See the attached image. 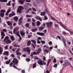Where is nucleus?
<instances>
[{
	"label": "nucleus",
	"instance_id": "nucleus-20",
	"mask_svg": "<svg viewBox=\"0 0 73 73\" xmlns=\"http://www.w3.org/2000/svg\"><path fill=\"white\" fill-rule=\"evenodd\" d=\"M7 23L8 25H10L11 28H12V24L10 23V22L9 21H8L7 22Z\"/></svg>",
	"mask_w": 73,
	"mask_h": 73
},
{
	"label": "nucleus",
	"instance_id": "nucleus-18",
	"mask_svg": "<svg viewBox=\"0 0 73 73\" xmlns=\"http://www.w3.org/2000/svg\"><path fill=\"white\" fill-rule=\"evenodd\" d=\"M26 52H28V54H30V53L31 52V50H30V49L29 48V47H27V49Z\"/></svg>",
	"mask_w": 73,
	"mask_h": 73
},
{
	"label": "nucleus",
	"instance_id": "nucleus-32",
	"mask_svg": "<svg viewBox=\"0 0 73 73\" xmlns=\"http://www.w3.org/2000/svg\"><path fill=\"white\" fill-rule=\"evenodd\" d=\"M11 1H9L7 4V5H8V6H10L11 5Z\"/></svg>",
	"mask_w": 73,
	"mask_h": 73
},
{
	"label": "nucleus",
	"instance_id": "nucleus-43",
	"mask_svg": "<svg viewBox=\"0 0 73 73\" xmlns=\"http://www.w3.org/2000/svg\"><path fill=\"white\" fill-rule=\"evenodd\" d=\"M45 11L46 13H48L49 12L48 9H45Z\"/></svg>",
	"mask_w": 73,
	"mask_h": 73
},
{
	"label": "nucleus",
	"instance_id": "nucleus-16",
	"mask_svg": "<svg viewBox=\"0 0 73 73\" xmlns=\"http://www.w3.org/2000/svg\"><path fill=\"white\" fill-rule=\"evenodd\" d=\"M31 44V41L30 40H29L27 42V46H30Z\"/></svg>",
	"mask_w": 73,
	"mask_h": 73
},
{
	"label": "nucleus",
	"instance_id": "nucleus-57",
	"mask_svg": "<svg viewBox=\"0 0 73 73\" xmlns=\"http://www.w3.org/2000/svg\"><path fill=\"white\" fill-rule=\"evenodd\" d=\"M32 24L33 26V27H35V23L33 22L32 23Z\"/></svg>",
	"mask_w": 73,
	"mask_h": 73
},
{
	"label": "nucleus",
	"instance_id": "nucleus-3",
	"mask_svg": "<svg viewBox=\"0 0 73 73\" xmlns=\"http://www.w3.org/2000/svg\"><path fill=\"white\" fill-rule=\"evenodd\" d=\"M51 19H52V20H54V21H56V22H57V23H58V24H60V25L61 26V27H62V28H66V27H65V25H63V24H62V23H58V22L57 21V20H56V19H54L53 17H51Z\"/></svg>",
	"mask_w": 73,
	"mask_h": 73
},
{
	"label": "nucleus",
	"instance_id": "nucleus-42",
	"mask_svg": "<svg viewBox=\"0 0 73 73\" xmlns=\"http://www.w3.org/2000/svg\"><path fill=\"white\" fill-rule=\"evenodd\" d=\"M27 22H31V19L30 18H28L27 20Z\"/></svg>",
	"mask_w": 73,
	"mask_h": 73
},
{
	"label": "nucleus",
	"instance_id": "nucleus-59",
	"mask_svg": "<svg viewBox=\"0 0 73 73\" xmlns=\"http://www.w3.org/2000/svg\"><path fill=\"white\" fill-rule=\"evenodd\" d=\"M54 26L55 27H58V25L57 24H55Z\"/></svg>",
	"mask_w": 73,
	"mask_h": 73
},
{
	"label": "nucleus",
	"instance_id": "nucleus-49",
	"mask_svg": "<svg viewBox=\"0 0 73 73\" xmlns=\"http://www.w3.org/2000/svg\"><path fill=\"white\" fill-rule=\"evenodd\" d=\"M31 45L34 48H35V47H36V46L35 45H34V44H33V43H32L31 44Z\"/></svg>",
	"mask_w": 73,
	"mask_h": 73
},
{
	"label": "nucleus",
	"instance_id": "nucleus-33",
	"mask_svg": "<svg viewBox=\"0 0 73 73\" xmlns=\"http://www.w3.org/2000/svg\"><path fill=\"white\" fill-rule=\"evenodd\" d=\"M49 51V49H48L47 50L46 49H45L44 50V52H46L47 53H48Z\"/></svg>",
	"mask_w": 73,
	"mask_h": 73
},
{
	"label": "nucleus",
	"instance_id": "nucleus-21",
	"mask_svg": "<svg viewBox=\"0 0 73 73\" xmlns=\"http://www.w3.org/2000/svg\"><path fill=\"white\" fill-rule=\"evenodd\" d=\"M20 33L22 36H25V33L23 31H20Z\"/></svg>",
	"mask_w": 73,
	"mask_h": 73
},
{
	"label": "nucleus",
	"instance_id": "nucleus-53",
	"mask_svg": "<svg viewBox=\"0 0 73 73\" xmlns=\"http://www.w3.org/2000/svg\"><path fill=\"white\" fill-rule=\"evenodd\" d=\"M69 52L72 55H73V53H72V50H69Z\"/></svg>",
	"mask_w": 73,
	"mask_h": 73
},
{
	"label": "nucleus",
	"instance_id": "nucleus-41",
	"mask_svg": "<svg viewBox=\"0 0 73 73\" xmlns=\"http://www.w3.org/2000/svg\"><path fill=\"white\" fill-rule=\"evenodd\" d=\"M23 50L25 51V52H27V48H24L23 49Z\"/></svg>",
	"mask_w": 73,
	"mask_h": 73
},
{
	"label": "nucleus",
	"instance_id": "nucleus-34",
	"mask_svg": "<svg viewBox=\"0 0 73 73\" xmlns=\"http://www.w3.org/2000/svg\"><path fill=\"white\" fill-rule=\"evenodd\" d=\"M26 16L27 18H28V17H32V15L28 14Z\"/></svg>",
	"mask_w": 73,
	"mask_h": 73
},
{
	"label": "nucleus",
	"instance_id": "nucleus-58",
	"mask_svg": "<svg viewBox=\"0 0 73 73\" xmlns=\"http://www.w3.org/2000/svg\"><path fill=\"white\" fill-rule=\"evenodd\" d=\"M11 57H13V58H14V57H15V55H14V54H12L11 55Z\"/></svg>",
	"mask_w": 73,
	"mask_h": 73
},
{
	"label": "nucleus",
	"instance_id": "nucleus-36",
	"mask_svg": "<svg viewBox=\"0 0 73 73\" xmlns=\"http://www.w3.org/2000/svg\"><path fill=\"white\" fill-rule=\"evenodd\" d=\"M10 62H11V60H9L8 61H6V64H9V63H10Z\"/></svg>",
	"mask_w": 73,
	"mask_h": 73
},
{
	"label": "nucleus",
	"instance_id": "nucleus-22",
	"mask_svg": "<svg viewBox=\"0 0 73 73\" xmlns=\"http://www.w3.org/2000/svg\"><path fill=\"white\" fill-rule=\"evenodd\" d=\"M3 48L1 47L0 46V54H2V52H3Z\"/></svg>",
	"mask_w": 73,
	"mask_h": 73
},
{
	"label": "nucleus",
	"instance_id": "nucleus-62",
	"mask_svg": "<svg viewBox=\"0 0 73 73\" xmlns=\"http://www.w3.org/2000/svg\"><path fill=\"white\" fill-rule=\"evenodd\" d=\"M13 65V63H12V62L11 63L9 64V66H10V67H12V66H11V65Z\"/></svg>",
	"mask_w": 73,
	"mask_h": 73
},
{
	"label": "nucleus",
	"instance_id": "nucleus-47",
	"mask_svg": "<svg viewBox=\"0 0 73 73\" xmlns=\"http://www.w3.org/2000/svg\"><path fill=\"white\" fill-rule=\"evenodd\" d=\"M57 61V60H56V58H54V60H53V62L54 63H56Z\"/></svg>",
	"mask_w": 73,
	"mask_h": 73
},
{
	"label": "nucleus",
	"instance_id": "nucleus-19",
	"mask_svg": "<svg viewBox=\"0 0 73 73\" xmlns=\"http://www.w3.org/2000/svg\"><path fill=\"white\" fill-rule=\"evenodd\" d=\"M10 38L12 40V41H13L14 40H15V38L14 36L12 35L11 36Z\"/></svg>",
	"mask_w": 73,
	"mask_h": 73
},
{
	"label": "nucleus",
	"instance_id": "nucleus-31",
	"mask_svg": "<svg viewBox=\"0 0 73 73\" xmlns=\"http://www.w3.org/2000/svg\"><path fill=\"white\" fill-rule=\"evenodd\" d=\"M1 36H5V34H4V32H1Z\"/></svg>",
	"mask_w": 73,
	"mask_h": 73
},
{
	"label": "nucleus",
	"instance_id": "nucleus-17",
	"mask_svg": "<svg viewBox=\"0 0 73 73\" xmlns=\"http://www.w3.org/2000/svg\"><path fill=\"white\" fill-rule=\"evenodd\" d=\"M41 24V23L39 21H38L36 22V25L37 26V27H39L40 25Z\"/></svg>",
	"mask_w": 73,
	"mask_h": 73
},
{
	"label": "nucleus",
	"instance_id": "nucleus-13",
	"mask_svg": "<svg viewBox=\"0 0 73 73\" xmlns=\"http://www.w3.org/2000/svg\"><path fill=\"white\" fill-rule=\"evenodd\" d=\"M35 19H37L38 20H40V21H42V19L41 17H40L37 16L35 17Z\"/></svg>",
	"mask_w": 73,
	"mask_h": 73
},
{
	"label": "nucleus",
	"instance_id": "nucleus-23",
	"mask_svg": "<svg viewBox=\"0 0 73 73\" xmlns=\"http://www.w3.org/2000/svg\"><path fill=\"white\" fill-rule=\"evenodd\" d=\"M36 67V62H35L34 64H33V69H34V68H35Z\"/></svg>",
	"mask_w": 73,
	"mask_h": 73
},
{
	"label": "nucleus",
	"instance_id": "nucleus-46",
	"mask_svg": "<svg viewBox=\"0 0 73 73\" xmlns=\"http://www.w3.org/2000/svg\"><path fill=\"white\" fill-rule=\"evenodd\" d=\"M48 44L49 45H52V42L51 41H50L48 42Z\"/></svg>",
	"mask_w": 73,
	"mask_h": 73
},
{
	"label": "nucleus",
	"instance_id": "nucleus-27",
	"mask_svg": "<svg viewBox=\"0 0 73 73\" xmlns=\"http://www.w3.org/2000/svg\"><path fill=\"white\" fill-rule=\"evenodd\" d=\"M64 28L65 29H66V31H68V32H70V34H71L72 35H73V32H72V31L71 32H70V30L66 29L65 28Z\"/></svg>",
	"mask_w": 73,
	"mask_h": 73
},
{
	"label": "nucleus",
	"instance_id": "nucleus-60",
	"mask_svg": "<svg viewBox=\"0 0 73 73\" xmlns=\"http://www.w3.org/2000/svg\"><path fill=\"white\" fill-rule=\"evenodd\" d=\"M20 51V49L18 48L17 50L16 51V53L18 52H19Z\"/></svg>",
	"mask_w": 73,
	"mask_h": 73
},
{
	"label": "nucleus",
	"instance_id": "nucleus-56",
	"mask_svg": "<svg viewBox=\"0 0 73 73\" xmlns=\"http://www.w3.org/2000/svg\"><path fill=\"white\" fill-rule=\"evenodd\" d=\"M3 32H7V30L5 29H3Z\"/></svg>",
	"mask_w": 73,
	"mask_h": 73
},
{
	"label": "nucleus",
	"instance_id": "nucleus-30",
	"mask_svg": "<svg viewBox=\"0 0 73 73\" xmlns=\"http://www.w3.org/2000/svg\"><path fill=\"white\" fill-rule=\"evenodd\" d=\"M37 30V28L32 29V32H36V31Z\"/></svg>",
	"mask_w": 73,
	"mask_h": 73
},
{
	"label": "nucleus",
	"instance_id": "nucleus-4",
	"mask_svg": "<svg viewBox=\"0 0 73 73\" xmlns=\"http://www.w3.org/2000/svg\"><path fill=\"white\" fill-rule=\"evenodd\" d=\"M46 25L47 27H52L53 23L52 22H50L49 23H46Z\"/></svg>",
	"mask_w": 73,
	"mask_h": 73
},
{
	"label": "nucleus",
	"instance_id": "nucleus-1",
	"mask_svg": "<svg viewBox=\"0 0 73 73\" xmlns=\"http://www.w3.org/2000/svg\"><path fill=\"white\" fill-rule=\"evenodd\" d=\"M4 42H5L7 44H11V40L9 39V36H6L5 37V38L3 39Z\"/></svg>",
	"mask_w": 73,
	"mask_h": 73
},
{
	"label": "nucleus",
	"instance_id": "nucleus-12",
	"mask_svg": "<svg viewBox=\"0 0 73 73\" xmlns=\"http://www.w3.org/2000/svg\"><path fill=\"white\" fill-rule=\"evenodd\" d=\"M25 2V0H19V3L21 4V5H23L24 4V3Z\"/></svg>",
	"mask_w": 73,
	"mask_h": 73
},
{
	"label": "nucleus",
	"instance_id": "nucleus-35",
	"mask_svg": "<svg viewBox=\"0 0 73 73\" xmlns=\"http://www.w3.org/2000/svg\"><path fill=\"white\" fill-rule=\"evenodd\" d=\"M5 12H6L5 10H3V9L1 10L0 11V12H1V13H2L3 12L4 13H5Z\"/></svg>",
	"mask_w": 73,
	"mask_h": 73
},
{
	"label": "nucleus",
	"instance_id": "nucleus-26",
	"mask_svg": "<svg viewBox=\"0 0 73 73\" xmlns=\"http://www.w3.org/2000/svg\"><path fill=\"white\" fill-rule=\"evenodd\" d=\"M0 16L1 17L3 18L4 16V13H1L0 14Z\"/></svg>",
	"mask_w": 73,
	"mask_h": 73
},
{
	"label": "nucleus",
	"instance_id": "nucleus-29",
	"mask_svg": "<svg viewBox=\"0 0 73 73\" xmlns=\"http://www.w3.org/2000/svg\"><path fill=\"white\" fill-rule=\"evenodd\" d=\"M0 2H1L2 3L7 2V0H0Z\"/></svg>",
	"mask_w": 73,
	"mask_h": 73
},
{
	"label": "nucleus",
	"instance_id": "nucleus-38",
	"mask_svg": "<svg viewBox=\"0 0 73 73\" xmlns=\"http://www.w3.org/2000/svg\"><path fill=\"white\" fill-rule=\"evenodd\" d=\"M38 29L40 31H42L44 29L43 28H39Z\"/></svg>",
	"mask_w": 73,
	"mask_h": 73
},
{
	"label": "nucleus",
	"instance_id": "nucleus-52",
	"mask_svg": "<svg viewBox=\"0 0 73 73\" xmlns=\"http://www.w3.org/2000/svg\"><path fill=\"white\" fill-rule=\"evenodd\" d=\"M30 59L29 58H27L26 59V61H28V62H29L30 61Z\"/></svg>",
	"mask_w": 73,
	"mask_h": 73
},
{
	"label": "nucleus",
	"instance_id": "nucleus-51",
	"mask_svg": "<svg viewBox=\"0 0 73 73\" xmlns=\"http://www.w3.org/2000/svg\"><path fill=\"white\" fill-rule=\"evenodd\" d=\"M44 47H46V49H48V48H49V46L47 45L44 46Z\"/></svg>",
	"mask_w": 73,
	"mask_h": 73
},
{
	"label": "nucleus",
	"instance_id": "nucleus-6",
	"mask_svg": "<svg viewBox=\"0 0 73 73\" xmlns=\"http://www.w3.org/2000/svg\"><path fill=\"white\" fill-rule=\"evenodd\" d=\"M37 63L40 65H44V64L41 59L39 60L38 61Z\"/></svg>",
	"mask_w": 73,
	"mask_h": 73
},
{
	"label": "nucleus",
	"instance_id": "nucleus-14",
	"mask_svg": "<svg viewBox=\"0 0 73 73\" xmlns=\"http://www.w3.org/2000/svg\"><path fill=\"white\" fill-rule=\"evenodd\" d=\"M13 19L15 21L17 22V21H18V20L19 19L18 17H13Z\"/></svg>",
	"mask_w": 73,
	"mask_h": 73
},
{
	"label": "nucleus",
	"instance_id": "nucleus-25",
	"mask_svg": "<svg viewBox=\"0 0 73 73\" xmlns=\"http://www.w3.org/2000/svg\"><path fill=\"white\" fill-rule=\"evenodd\" d=\"M40 15L41 16H44V15H45V13L44 11L40 13Z\"/></svg>",
	"mask_w": 73,
	"mask_h": 73
},
{
	"label": "nucleus",
	"instance_id": "nucleus-48",
	"mask_svg": "<svg viewBox=\"0 0 73 73\" xmlns=\"http://www.w3.org/2000/svg\"><path fill=\"white\" fill-rule=\"evenodd\" d=\"M40 41L42 44H45V42L44 40H40Z\"/></svg>",
	"mask_w": 73,
	"mask_h": 73
},
{
	"label": "nucleus",
	"instance_id": "nucleus-37",
	"mask_svg": "<svg viewBox=\"0 0 73 73\" xmlns=\"http://www.w3.org/2000/svg\"><path fill=\"white\" fill-rule=\"evenodd\" d=\"M26 26V27H27V28H29V23H27L25 25Z\"/></svg>",
	"mask_w": 73,
	"mask_h": 73
},
{
	"label": "nucleus",
	"instance_id": "nucleus-7",
	"mask_svg": "<svg viewBox=\"0 0 73 73\" xmlns=\"http://www.w3.org/2000/svg\"><path fill=\"white\" fill-rule=\"evenodd\" d=\"M16 65L19 63V61L17 60V59L16 58H14L13 60L12 61Z\"/></svg>",
	"mask_w": 73,
	"mask_h": 73
},
{
	"label": "nucleus",
	"instance_id": "nucleus-8",
	"mask_svg": "<svg viewBox=\"0 0 73 73\" xmlns=\"http://www.w3.org/2000/svg\"><path fill=\"white\" fill-rule=\"evenodd\" d=\"M15 15H16L15 12L13 11L12 12V13L9 14V17L10 18L11 17H12V16H15Z\"/></svg>",
	"mask_w": 73,
	"mask_h": 73
},
{
	"label": "nucleus",
	"instance_id": "nucleus-44",
	"mask_svg": "<svg viewBox=\"0 0 73 73\" xmlns=\"http://www.w3.org/2000/svg\"><path fill=\"white\" fill-rule=\"evenodd\" d=\"M25 1H26L27 3H30L31 1V0H25Z\"/></svg>",
	"mask_w": 73,
	"mask_h": 73
},
{
	"label": "nucleus",
	"instance_id": "nucleus-50",
	"mask_svg": "<svg viewBox=\"0 0 73 73\" xmlns=\"http://www.w3.org/2000/svg\"><path fill=\"white\" fill-rule=\"evenodd\" d=\"M44 19L45 20L48 19V17L44 15Z\"/></svg>",
	"mask_w": 73,
	"mask_h": 73
},
{
	"label": "nucleus",
	"instance_id": "nucleus-64",
	"mask_svg": "<svg viewBox=\"0 0 73 73\" xmlns=\"http://www.w3.org/2000/svg\"><path fill=\"white\" fill-rule=\"evenodd\" d=\"M21 72L23 73H25V70H23L21 71Z\"/></svg>",
	"mask_w": 73,
	"mask_h": 73
},
{
	"label": "nucleus",
	"instance_id": "nucleus-24",
	"mask_svg": "<svg viewBox=\"0 0 73 73\" xmlns=\"http://www.w3.org/2000/svg\"><path fill=\"white\" fill-rule=\"evenodd\" d=\"M31 41L32 42H33V43L35 44V45L36 44V41L35 40H31Z\"/></svg>",
	"mask_w": 73,
	"mask_h": 73
},
{
	"label": "nucleus",
	"instance_id": "nucleus-9",
	"mask_svg": "<svg viewBox=\"0 0 73 73\" xmlns=\"http://www.w3.org/2000/svg\"><path fill=\"white\" fill-rule=\"evenodd\" d=\"M18 23L19 25H20L21 24L23 23V18H21L19 19Z\"/></svg>",
	"mask_w": 73,
	"mask_h": 73
},
{
	"label": "nucleus",
	"instance_id": "nucleus-10",
	"mask_svg": "<svg viewBox=\"0 0 73 73\" xmlns=\"http://www.w3.org/2000/svg\"><path fill=\"white\" fill-rule=\"evenodd\" d=\"M37 35H39V36H42L44 35H45V34L44 33H40L39 32H37L36 33Z\"/></svg>",
	"mask_w": 73,
	"mask_h": 73
},
{
	"label": "nucleus",
	"instance_id": "nucleus-15",
	"mask_svg": "<svg viewBox=\"0 0 73 73\" xmlns=\"http://www.w3.org/2000/svg\"><path fill=\"white\" fill-rule=\"evenodd\" d=\"M3 55H5V56H8L9 54V51H5L3 53Z\"/></svg>",
	"mask_w": 73,
	"mask_h": 73
},
{
	"label": "nucleus",
	"instance_id": "nucleus-39",
	"mask_svg": "<svg viewBox=\"0 0 73 73\" xmlns=\"http://www.w3.org/2000/svg\"><path fill=\"white\" fill-rule=\"evenodd\" d=\"M16 35L18 37L19 36H20V34H19V33L18 32H17L16 33Z\"/></svg>",
	"mask_w": 73,
	"mask_h": 73
},
{
	"label": "nucleus",
	"instance_id": "nucleus-5",
	"mask_svg": "<svg viewBox=\"0 0 73 73\" xmlns=\"http://www.w3.org/2000/svg\"><path fill=\"white\" fill-rule=\"evenodd\" d=\"M62 39L63 40V44L64 45V46L65 48H66V39L65 38L64 36H62Z\"/></svg>",
	"mask_w": 73,
	"mask_h": 73
},
{
	"label": "nucleus",
	"instance_id": "nucleus-45",
	"mask_svg": "<svg viewBox=\"0 0 73 73\" xmlns=\"http://www.w3.org/2000/svg\"><path fill=\"white\" fill-rule=\"evenodd\" d=\"M32 9L33 11H34L35 12H36V9L34 8V7H32Z\"/></svg>",
	"mask_w": 73,
	"mask_h": 73
},
{
	"label": "nucleus",
	"instance_id": "nucleus-11",
	"mask_svg": "<svg viewBox=\"0 0 73 73\" xmlns=\"http://www.w3.org/2000/svg\"><path fill=\"white\" fill-rule=\"evenodd\" d=\"M41 51H42V49L41 48H38L37 50V54H39Z\"/></svg>",
	"mask_w": 73,
	"mask_h": 73
},
{
	"label": "nucleus",
	"instance_id": "nucleus-28",
	"mask_svg": "<svg viewBox=\"0 0 73 73\" xmlns=\"http://www.w3.org/2000/svg\"><path fill=\"white\" fill-rule=\"evenodd\" d=\"M17 56H21V53L20 52H16Z\"/></svg>",
	"mask_w": 73,
	"mask_h": 73
},
{
	"label": "nucleus",
	"instance_id": "nucleus-40",
	"mask_svg": "<svg viewBox=\"0 0 73 73\" xmlns=\"http://www.w3.org/2000/svg\"><path fill=\"white\" fill-rule=\"evenodd\" d=\"M33 55H36V54H37V52H36L35 51H34L33 52Z\"/></svg>",
	"mask_w": 73,
	"mask_h": 73
},
{
	"label": "nucleus",
	"instance_id": "nucleus-61",
	"mask_svg": "<svg viewBox=\"0 0 73 73\" xmlns=\"http://www.w3.org/2000/svg\"><path fill=\"white\" fill-rule=\"evenodd\" d=\"M47 31L46 29L44 30L43 32H44V33L45 34H46V32Z\"/></svg>",
	"mask_w": 73,
	"mask_h": 73
},
{
	"label": "nucleus",
	"instance_id": "nucleus-55",
	"mask_svg": "<svg viewBox=\"0 0 73 73\" xmlns=\"http://www.w3.org/2000/svg\"><path fill=\"white\" fill-rule=\"evenodd\" d=\"M5 49H8V45H7L5 47Z\"/></svg>",
	"mask_w": 73,
	"mask_h": 73
},
{
	"label": "nucleus",
	"instance_id": "nucleus-63",
	"mask_svg": "<svg viewBox=\"0 0 73 73\" xmlns=\"http://www.w3.org/2000/svg\"><path fill=\"white\" fill-rule=\"evenodd\" d=\"M57 64H55L53 66V67H57Z\"/></svg>",
	"mask_w": 73,
	"mask_h": 73
},
{
	"label": "nucleus",
	"instance_id": "nucleus-2",
	"mask_svg": "<svg viewBox=\"0 0 73 73\" xmlns=\"http://www.w3.org/2000/svg\"><path fill=\"white\" fill-rule=\"evenodd\" d=\"M24 9V8L23 6H19L17 11V13H20L21 12V10H22V9Z\"/></svg>",
	"mask_w": 73,
	"mask_h": 73
},
{
	"label": "nucleus",
	"instance_id": "nucleus-54",
	"mask_svg": "<svg viewBox=\"0 0 73 73\" xmlns=\"http://www.w3.org/2000/svg\"><path fill=\"white\" fill-rule=\"evenodd\" d=\"M43 62L44 65H46V63L44 61V60H43Z\"/></svg>",
	"mask_w": 73,
	"mask_h": 73
}]
</instances>
